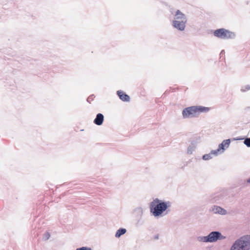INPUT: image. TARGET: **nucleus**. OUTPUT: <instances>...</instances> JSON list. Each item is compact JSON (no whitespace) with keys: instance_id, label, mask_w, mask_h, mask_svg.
<instances>
[{"instance_id":"11","label":"nucleus","mask_w":250,"mask_h":250,"mask_svg":"<svg viewBox=\"0 0 250 250\" xmlns=\"http://www.w3.org/2000/svg\"><path fill=\"white\" fill-rule=\"evenodd\" d=\"M175 17H176L175 20L187 21V19H186L185 15L184 14H183L182 12H181L179 10H178L176 11Z\"/></svg>"},{"instance_id":"6","label":"nucleus","mask_w":250,"mask_h":250,"mask_svg":"<svg viewBox=\"0 0 250 250\" xmlns=\"http://www.w3.org/2000/svg\"><path fill=\"white\" fill-rule=\"evenodd\" d=\"M230 140L227 139L224 140L222 143L219 145V147L217 150L211 151V153H213L214 155H216L218 152L221 150H224V147H228L230 144Z\"/></svg>"},{"instance_id":"16","label":"nucleus","mask_w":250,"mask_h":250,"mask_svg":"<svg viewBox=\"0 0 250 250\" xmlns=\"http://www.w3.org/2000/svg\"><path fill=\"white\" fill-rule=\"evenodd\" d=\"M50 235L49 233L48 232H46L44 234L43 239L45 240H46L50 238Z\"/></svg>"},{"instance_id":"17","label":"nucleus","mask_w":250,"mask_h":250,"mask_svg":"<svg viewBox=\"0 0 250 250\" xmlns=\"http://www.w3.org/2000/svg\"><path fill=\"white\" fill-rule=\"evenodd\" d=\"M151 203H155V204H156V203H167V202H163L161 200H159L158 199H155L153 200V202H152Z\"/></svg>"},{"instance_id":"7","label":"nucleus","mask_w":250,"mask_h":250,"mask_svg":"<svg viewBox=\"0 0 250 250\" xmlns=\"http://www.w3.org/2000/svg\"><path fill=\"white\" fill-rule=\"evenodd\" d=\"M187 21L174 20L173 22V26L179 30L183 31L185 28V24Z\"/></svg>"},{"instance_id":"1","label":"nucleus","mask_w":250,"mask_h":250,"mask_svg":"<svg viewBox=\"0 0 250 250\" xmlns=\"http://www.w3.org/2000/svg\"><path fill=\"white\" fill-rule=\"evenodd\" d=\"M230 250H250V234L244 235L235 240Z\"/></svg>"},{"instance_id":"20","label":"nucleus","mask_w":250,"mask_h":250,"mask_svg":"<svg viewBox=\"0 0 250 250\" xmlns=\"http://www.w3.org/2000/svg\"><path fill=\"white\" fill-rule=\"evenodd\" d=\"M247 182L250 183V178L248 180Z\"/></svg>"},{"instance_id":"14","label":"nucleus","mask_w":250,"mask_h":250,"mask_svg":"<svg viewBox=\"0 0 250 250\" xmlns=\"http://www.w3.org/2000/svg\"><path fill=\"white\" fill-rule=\"evenodd\" d=\"M245 145L248 147H250V138H246L244 142Z\"/></svg>"},{"instance_id":"15","label":"nucleus","mask_w":250,"mask_h":250,"mask_svg":"<svg viewBox=\"0 0 250 250\" xmlns=\"http://www.w3.org/2000/svg\"><path fill=\"white\" fill-rule=\"evenodd\" d=\"M95 98V96L94 95H90L87 99V101L89 103H91V102L94 100V98Z\"/></svg>"},{"instance_id":"10","label":"nucleus","mask_w":250,"mask_h":250,"mask_svg":"<svg viewBox=\"0 0 250 250\" xmlns=\"http://www.w3.org/2000/svg\"><path fill=\"white\" fill-rule=\"evenodd\" d=\"M104 121V116L101 113H98L96 118L95 119L94 121V123L98 125H100L103 124Z\"/></svg>"},{"instance_id":"9","label":"nucleus","mask_w":250,"mask_h":250,"mask_svg":"<svg viewBox=\"0 0 250 250\" xmlns=\"http://www.w3.org/2000/svg\"><path fill=\"white\" fill-rule=\"evenodd\" d=\"M117 94L120 99L124 102H128L130 100L129 96L127 94L124 93L123 91H118Z\"/></svg>"},{"instance_id":"5","label":"nucleus","mask_w":250,"mask_h":250,"mask_svg":"<svg viewBox=\"0 0 250 250\" xmlns=\"http://www.w3.org/2000/svg\"><path fill=\"white\" fill-rule=\"evenodd\" d=\"M168 207L167 204H152L150 210L154 216H158Z\"/></svg>"},{"instance_id":"8","label":"nucleus","mask_w":250,"mask_h":250,"mask_svg":"<svg viewBox=\"0 0 250 250\" xmlns=\"http://www.w3.org/2000/svg\"><path fill=\"white\" fill-rule=\"evenodd\" d=\"M212 211L214 213H218L222 215L226 214L227 213L225 209L217 206H214Z\"/></svg>"},{"instance_id":"4","label":"nucleus","mask_w":250,"mask_h":250,"mask_svg":"<svg viewBox=\"0 0 250 250\" xmlns=\"http://www.w3.org/2000/svg\"><path fill=\"white\" fill-rule=\"evenodd\" d=\"M214 35L215 36L223 39L233 38L235 36L233 33L224 28L215 30L214 32Z\"/></svg>"},{"instance_id":"2","label":"nucleus","mask_w":250,"mask_h":250,"mask_svg":"<svg viewBox=\"0 0 250 250\" xmlns=\"http://www.w3.org/2000/svg\"><path fill=\"white\" fill-rule=\"evenodd\" d=\"M208 107L203 106H191L185 108L182 112L184 118L196 117L199 113L207 112L209 110Z\"/></svg>"},{"instance_id":"3","label":"nucleus","mask_w":250,"mask_h":250,"mask_svg":"<svg viewBox=\"0 0 250 250\" xmlns=\"http://www.w3.org/2000/svg\"><path fill=\"white\" fill-rule=\"evenodd\" d=\"M225 238L220 232L213 231L207 236L198 237L197 240L199 242L212 243L217 241L218 240L223 239Z\"/></svg>"},{"instance_id":"13","label":"nucleus","mask_w":250,"mask_h":250,"mask_svg":"<svg viewBox=\"0 0 250 250\" xmlns=\"http://www.w3.org/2000/svg\"><path fill=\"white\" fill-rule=\"evenodd\" d=\"M214 154L213 153H212L211 152L209 154H205L203 156V159L205 160H208L211 158V155Z\"/></svg>"},{"instance_id":"19","label":"nucleus","mask_w":250,"mask_h":250,"mask_svg":"<svg viewBox=\"0 0 250 250\" xmlns=\"http://www.w3.org/2000/svg\"><path fill=\"white\" fill-rule=\"evenodd\" d=\"M250 85H246V86H245V88H242L241 89V91H243V92H245V91H247V90H250Z\"/></svg>"},{"instance_id":"18","label":"nucleus","mask_w":250,"mask_h":250,"mask_svg":"<svg viewBox=\"0 0 250 250\" xmlns=\"http://www.w3.org/2000/svg\"><path fill=\"white\" fill-rule=\"evenodd\" d=\"M76 250H92L90 248L83 247L82 248H77Z\"/></svg>"},{"instance_id":"12","label":"nucleus","mask_w":250,"mask_h":250,"mask_svg":"<svg viewBox=\"0 0 250 250\" xmlns=\"http://www.w3.org/2000/svg\"><path fill=\"white\" fill-rule=\"evenodd\" d=\"M126 232V229H121L117 230L115 236L116 237H120L122 235L125 234Z\"/></svg>"}]
</instances>
